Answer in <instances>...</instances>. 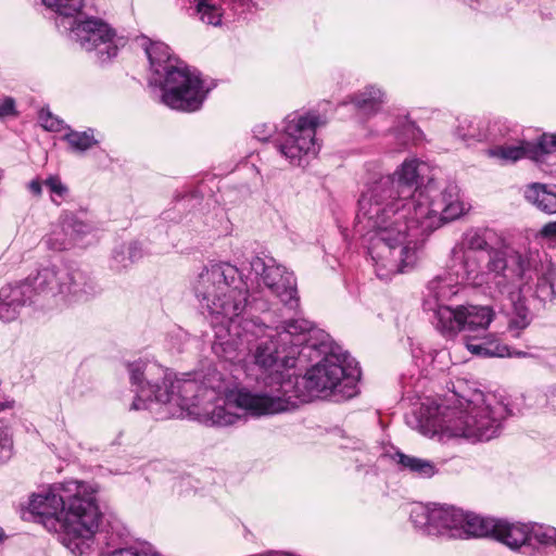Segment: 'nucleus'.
I'll list each match as a JSON object with an SVG mask.
<instances>
[{"label": "nucleus", "mask_w": 556, "mask_h": 556, "mask_svg": "<svg viewBox=\"0 0 556 556\" xmlns=\"http://www.w3.org/2000/svg\"><path fill=\"white\" fill-rule=\"evenodd\" d=\"M427 164L406 160L393 175L381 176L358 200L356 230L368 238L376 275L389 280L412 268L428 237L464 213L455 184L427 178Z\"/></svg>", "instance_id": "f257e3e1"}, {"label": "nucleus", "mask_w": 556, "mask_h": 556, "mask_svg": "<svg viewBox=\"0 0 556 556\" xmlns=\"http://www.w3.org/2000/svg\"><path fill=\"white\" fill-rule=\"evenodd\" d=\"M193 293L212 317L214 354L230 363L250 355L266 375L265 390L256 394L280 395L279 382L293 377L289 370L298 365V358L312 357L326 339V332L305 318L286 320L282 331L276 333L256 319L242 318L249 288L238 267L228 262L205 265L193 283Z\"/></svg>", "instance_id": "f03ea898"}, {"label": "nucleus", "mask_w": 556, "mask_h": 556, "mask_svg": "<svg viewBox=\"0 0 556 556\" xmlns=\"http://www.w3.org/2000/svg\"><path fill=\"white\" fill-rule=\"evenodd\" d=\"M97 490L88 482L71 480L55 484L45 494H33L28 510L74 556H87L102 514Z\"/></svg>", "instance_id": "7ed1b4c3"}, {"label": "nucleus", "mask_w": 556, "mask_h": 556, "mask_svg": "<svg viewBox=\"0 0 556 556\" xmlns=\"http://www.w3.org/2000/svg\"><path fill=\"white\" fill-rule=\"evenodd\" d=\"M127 370L135 392L130 409H149L157 419L197 416L214 383L210 380L214 369L201 380L191 374L178 378L155 362L138 359L128 363Z\"/></svg>", "instance_id": "20e7f679"}, {"label": "nucleus", "mask_w": 556, "mask_h": 556, "mask_svg": "<svg viewBox=\"0 0 556 556\" xmlns=\"http://www.w3.org/2000/svg\"><path fill=\"white\" fill-rule=\"evenodd\" d=\"M321 357L304 376L289 377L280 381L275 395L281 403V413L294 409L300 403L309 402L314 397L333 399L337 402L352 399L358 393L361 368L348 353H337L326 333L323 346L316 348L312 357L298 358L304 364Z\"/></svg>", "instance_id": "39448f33"}, {"label": "nucleus", "mask_w": 556, "mask_h": 556, "mask_svg": "<svg viewBox=\"0 0 556 556\" xmlns=\"http://www.w3.org/2000/svg\"><path fill=\"white\" fill-rule=\"evenodd\" d=\"M493 231L488 228L467 230L452 250L454 265L462 282L482 287L490 292H507L516 275L526 270L523 255L505 247L491 244Z\"/></svg>", "instance_id": "423d86ee"}, {"label": "nucleus", "mask_w": 556, "mask_h": 556, "mask_svg": "<svg viewBox=\"0 0 556 556\" xmlns=\"http://www.w3.org/2000/svg\"><path fill=\"white\" fill-rule=\"evenodd\" d=\"M144 51L150 62V84L163 91L161 102L181 112L200 110L208 93L200 73L176 58L164 42L146 40Z\"/></svg>", "instance_id": "0eeeda50"}, {"label": "nucleus", "mask_w": 556, "mask_h": 556, "mask_svg": "<svg viewBox=\"0 0 556 556\" xmlns=\"http://www.w3.org/2000/svg\"><path fill=\"white\" fill-rule=\"evenodd\" d=\"M210 380L214 383L206 390V400L197 413L199 419L207 426L235 425L243 417L239 410L251 416L281 413V403L275 395L256 394L248 390L231 391L218 370L211 372Z\"/></svg>", "instance_id": "6e6552de"}, {"label": "nucleus", "mask_w": 556, "mask_h": 556, "mask_svg": "<svg viewBox=\"0 0 556 556\" xmlns=\"http://www.w3.org/2000/svg\"><path fill=\"white\" fill-rule=\"evenodd\" d=\"M509 413L508 407L494 396L478 392L473 399L466 401L464 408L443 414L442 430L450 437L472 442L490 441L501 433L503 420Z\"/></svg>", "instance_id": "1a4fd4ad"}, {"label": "nucleus", "mask_w": 556, "mask_h": 556, "mask_svg": "<svg viewBox=\"0 0 556 556\" xmlns=\"http://www.w3.org/2000/svg\"><path fill=\"white\" fill-rule=\"evenodd\" d=\"M30 281L38 303L50 307L88 301L98 293L93 278L79 268L40 267Z\"/></svg>", "instance_id": "9d476101"}, {"label": "nucleus", "mask_w": 556, "mask_h": 556, "mask_svg": "<svg viewBox=\"0 0 556 556\" xmlns=\"http://www.w3.org/2000/svg\"><path fill=\"white\" fill-rule=\"evenodd\" d=\"M285 124L283 135L276 148L291 164L301 166L306 159L318 153L316 128L325 122L313 112H293L286 117Z\"/></svg>", "instance_id": "9b49d317"}, {"label": "nucleus", "mask_w": 556, "mask_h": 556, "mask_svg": "<svg viewBox=\"0 0 556 556\" xmlns=\"http://www.w3.org/2000/svg\"><path fill=\"white\" fill-rule=\"evenodd\" d=\"M494 312L490 306H457L439 305L434 309L435 328L444 337H454L460 331L466 334L484 333L493 320Z\"/></svg>", "instance_id": "f8f14e48"}, {"label": "nucleus", "mask_w": 556, "mask_h": 556, "mask_svg": "<svg viewBox=\"0 0 556 556\" xmlns=\"http://www.w3.org/2000/svg\"><path fill=\"white\" fill-rule=\"evenodd\" d=\"M67 20L72 40L79 43L86 51H96L101 63L117 55L118 47L114 42L115 33L106 23L96 17L78 20L75 15ZM65 21L66 18L61 16L60 24L67 28Z\"/></svg>", "instance_id": "ddd939ff"}, {"label": "nucleus", "mask_w": 556, "mask_h": 556, "mask_svg": "<svg viewBox=\"0 0 556 556\" xmlns=\"http://www.w3.org/2000/svg\"><path fill=\"white\" fill-rule=\"evenodd\" d=\"M251 271L280 302L290 311L298 309L300 298L293 273L276 264L271 257L253 256L250 261Z\"/></svg>", "instance_id": "4468645a"}, {"label": "nucleus", "mask_w": 556, "mask_h": 556, "mask_svg": "<svg viewBox=\"0 0 556 556\" xmlns=\"http://www.w3.org/2000/svg\"><path fill=\"white\" fill-rule=\"evenodd\" d=\"M463 510L454 506L433 504H415L409 511L414 527L428 535H445L458 530L463 519Z\"/></svg>", "instance_id": "2eb2a0df"}, {"label": "nucleus", "mask_w": 556, "mask_h": 556, "mask_svg": "<svg viewBox=\"0 0 556 556\" xmlns=\"http://www.w3.org/2000/svg\"><path fill=\"white\" fill-rule=\"evenodd\" d=\"M523 260L526 270L522 275H516L511 280L510 286L516 279H532V273H534L538 279L534 296L542 304L553 301L556 296L554 289V281L556 280V265L547 257V254H544V258H542L539 252H530L528 255H523Z\"/></svg>", "instance_id": "dca6fc26"}, {"label": "nucleus", "mask_w": 556, "mask_h": 556, "mask_svg": "<svg viewBox=\"0 0 556 556\" xmlns=\"http://www.w3.org/2000/svg\"><path fill=\"white\" fill-rule=\"evenodd\" d=\"M200 18L213 26L230 23L245 17L253 7L252 0H223L217 5L213 0H194Z\"/></svg>", "instance_id": "f3484780"}, {"label": "nucleus", "mask_w": 556, "mask_h": 556, "mask_svg": "<svg viewBox=\"0 0 556 556\" xmlns=\"http://www.w3.org/2000/svg\"><path fill=\"white\" fill-rule=\"evenodd\" d=\"M465 344L468 351L483 357H528L525 351L510 349L502 344L498 339L489 332L479 334H465Z\"/></svg>", "instance_id": "a211bd4d"}, {"label": "nucleus", "mask_w": 556, "mask_h": 556, "mask_svg": "<svg viewBox=\"0 0 556 556\" xmlns=\"http://www.w3.org/2000/svg\"><path fill=\"white\" fill-rule=\"evenodd\" d=\"M104 547L100 556H162L151 545L143 546L140 551L128 546L129 534L124 527H112L109 531L101 533Z\"/></svg>", "instance_id": "6ab92c4d"}, {"label": "nucleus", "mask_w": 556, "mask_h": 556, "mask_svg": "<svg viewBox=\"0 0 556 556\" xmlns=\"http://www.w3.org/2000/svg\"><path fill=\"white\" fill-rule=\"evenodd\" d=\"M201 185L195 188H188L176 191L174 195L175 206L161 213L156 227L163 228L168 223L177 224L181 220L180 208H194L200 205L203 199Z\"/></svg>", "instance_id": "aec40b11"}, {"label": "nucleus", "mask_w": 556, "mask_h": 556, "mask_svg": "<svg viewBox=\"0 0 556 556\" xmlns=\"http://www.w3.org/2000/svg\"><path fill=\"white\" fill-rule=\"evenodd\" d=\"M494 126H491L484 118L477 116H464L457 118L454 134L465 142L483 141L490 137L495 138Z\"/></svg>", "instance_id": "412c9836"}, {"label": "nucleus", "mask_w": 556, "mask_h": 556, "mask_svg": "<svg viewBox=\"0 0 556 556\" xmlns=\"http://www.w3.org/2000/svg\"><path fill=\"white\" fill-rule=\"evenodd\" d=\"M531 525L527 523H510L505 520H496V530L493 536L510 547L518 549L523 545H531Z\"/></svg>", "instance_id": "4be33fe9"}, {"label": "nucleus", "mask_w": 556, "mask_h": 556, "mask_svg": "<svg viewBox=\"0 0 556 556\" xmlns=\"http://www.w3.org/2000/svg\"><path fill=\"white\" fill-rule=\"evenodd\" d=\"M389 456L402 471H406L414 477L429 479L438 473L435 464L429 459L404 454L400 450L383 454Z\"/></svg>", "instance_id": "5701e85b"}, {"label": "nucleus", "mask_w": 556, "mask_h": 556, "mask_svg": "<svg viewBox=\"0 0 556 556\" xmlns=\"http://www.w3.org/2000/svg\"><path fill=\"white\" fill-rule=\"evenodd\" d=\"M526 199L546 214H556V191L543 184H532L525 191Z\"/></svg>", "instance_id": "b1692460"}, {"label": "nucleus", "mask_w": 556, "mask_h": 556, "mask_svg": "<svg viewBox=\"0 0 556 556\" xmlns=\"http://www.w3.org/2000/svg\"><path fill=\"white\" fill-rule=\"evenodd\" d=\"M463 519L458 530H463L468 536H489L496 530L495 518L482 517L472 513L463 510Z\"/></svg>", "instance_id": "393cba45"}, {"label": "nucleus", "mask_w": 556, "mask_h": 556, "mask_svg": "<svg viewBox=\"0 0 556 556\" xmlns=\"http://www.w3.org/2000/svg\"><path fill=\"white\" fill-rule=\"evenodd\" d=\"M533 141L522 140L518 144L498 146L489 151L491 156L501 159L504 162H517L521 159H530L536 161L533 151Z\"/></svg>", "instance_id": "a878e982"}, {"label": "nucleus", "mask_w": 556, "mask_h": 556, "mask_svg": "<svg viewBox=\"0 0 556 556\" xmlns=\"http://www.w3.org/2000/svg\"><path fill=\"white\" fill-rule=\"evenodd\" d=\"M0 296L4 300L9 299L14 305H18L21 308L26 304L37 303L38 300L34 294L33 282L30 281V275L23 281L12 286L8 285L2 287L0 290Z\"/></svg>", "instance_id": "bb28decb"}, {"label": "nucleus", "mask_w": 556, "mask_h": 556, "mask_svg": "<svg viewBox=\"0 0 556 556\" xmlns=\"http://www.w3.org/2000/svg\"><path fill=\"white\" fill-rule=\"evenodd\" d=\"M382 96L383 93L380 89L369 86L364 91L351 97L350 102L354 104L359 114L370 116L380 109Z\"/></svg>", "instance_id": "cd10ccee"}, {"label": "nucleus", "mask_w": 556, "mask_h": 556, "mask_svg": "<svg viewBox=\"0 0 556 556\" xmlns=\"http://www.w3.org/2000/svg\"><path fill=\"white\" fill-rule=\"evenodd\" d=\"M427 289H428L429 295L433 298L434 304L432 305L431 300H427L425 302V307L427 309H431L433 312L439 305H442L440 302L448 300L451 296L455 295L458 291L456 288V285L452 283V281L445 277H437V278L432 279L428 283Z\"/></svg>", "instance_id": "c85d7f7f"}, {"label": "nucleus", "mask_w": 556, "mask_h": 556, "mask_svg": "<svg viewBox=\"0 0 556 556\" xmlns=\"http://www.w3.org/2000/svg\"><path fill=\"white\" fill-rule=\"evenodd\" d=\"M68 143L70 150L76 153H84L98 144L94 138L93 129L89 128L85 131H76L68 128V131L62 138Z\"/></svg>", "instance_id": "c756f323"}, {"label": "nucleus", "mask_w": 556, "mask_h": 556, "mask_svg": "<svg viewBox=\"0 0 556 556\" xmlns=\"http://www.w3.org/2000/svg\"><path fill=\"white\" fill-rule=\"evenodd\" d=\"M531 314L523 300L518 299L513 305V316L509 319V330L514 338H519L520 330L526 329L531 323Z\"/></svg>", "instance_id": "7c9ffc66"}, {"label": "nucleus", "mask_w": 556, "mask_h": 556, "mask_svg": "<svg viewBox=\"0 0 556 556\" xmlns=\"http://www.w3.org/2000/svg\"><path fill=\"white\" fill-rule=\"evenodd\" d=\"M47 245L55 251H65L75 247L71 231L64 229V216L46 239Z\"/></svg>", "instance_id": "2f4dec72"}, {"label": "nucleus", "mask_w": 556, "mask_h": 556, "mask_svg": "<svg viewBox=\"0 0 556 556\" xmlns=\"http://www.w3.org/2000/svg\"><path fill=\"white\" fill-rule=\"evenodd\" d=\"M64 229L71 231L75 245L80 244L84 237L91 232L92 227L88 223L80 220L73 214L64 215Z\"/></svg>", "instance_id": "473e14b6"}, {"label": "nucleus", "mask_w": 556, "mask_h": 556, "mask_svg": "<svg viewBox=\"0 0 556 556\" xmlns=\"http://www.w3.org/2000/svg\"><path fill=\"white\" fill-rule=\"evenodd\" d=\"M42 2L63 18L76 15L83 8V0H42Z\"/></svg>", "instance_id": "72a5a7b5"}, {"label": "nucleus", "mask_w": 556, "mask_h": 556, "mask_svg": "<svg viewBox=\"0 0 556 556\" xmlns=\"http://www.w3.org/2000/svg\"><path fill=\"white\" fill-rule=\"evenodd\" d=\"M14 454L13 434L8 425L0 420V464L8 463Z\"/></svg>", "instance_id": "f704fd0d"}, {"label": "nucleus", "mask_w": 556, "mask_h": 556, "mask_svg": "<svg viewBox=\"0 0 556 556\" xmlns=\"http://www.w3.org/2000/svg\"><path fill=\"white\" fill-rule=\"evenodd\" d=\"M531 542L556 547V528L533 523L531 525Z\"/></svg>", "instance_id": "c9c22d12"}, {"label": "nucleus", "mask_w": 556, "mask_h": 556, "mask_svg": "<svg viewBox=\"0 0 556 556\" xmlns=\"http://www.w3.org/2000/svg\"><path fill=\"white\" fill-rule=\"evenodd\" d=\"M533 144L536 162L542 161L545 155L556 152V134H543L533 141Z\"/></svg>", "instance_id": "e433bc0d"}, {"label": "nucleus", "mask_w": 556, "mask_h": 556, "mask_svg": "<svg viewBox=\"0 0 556 556\" xmlns=\"http://www.w3.org/2000/svg\"><path fill=\"white\" fill-rule=\"evenodd\" d=\"M43 186L48 188L51 193V200L56 204H60L58 198L63 199L68 192L67 187L61 181L59 176H49L43 180Z\"/></svg>", "instance_id": "4c0bfd02"}, {"label": "nucleus", "mask_w": 556, "mask_h": 556, "mask_svg": "<svg viewBox=\"0 0 556 556\" xmlns=\"http://www.w3.org/2000/svg\"><path fill=\"white\" fill-rule=\"evenodd\" d=\"M131 264L132 262L127 260L126 243L115 247L110 261L111 269L121 271L122 269L129 267Z\"/></svg>", "instance_id": "58836bf2"}, {"label": "nucleus", "mask_w": 556, "mask_h": 556, "mask_svg": "<svg viewBox=\"0 0 556 556\" xmlns=\"http://www.w3.org/2000/svg\"><path fill=\"white\" fill-rule=\"evenodd\" d=\"M21 307L18 305H14L12 301L9 299L4 300L3 296H0V319L3 321L14 320L20 314Z\"/></svg>", "instance_id": "ea45409f"}, {"label": "nucleus", "mask_w": 556, "mask_h": 556, "mask_svg": "<svg viewBox=\"0 0 556 556\" xmlns=\"http://www.w3.org/2000/svg\"><path fill=\"white\" fill-rule=\"evenodd\" d=\"M39 119L45 129L49 131H60L63 126V121L53 116L49 111L42 110L39 114Z\"/></svg>", "instance_id": "a19ab883"}, {"label": "nucleus", "mask_w": 556, "mask_h": 556, "mask_svg": "<svg viewBox=\"0 0 556 556\" xmlns=\"http://www.w3.org/2000/svg\"><path fill=\"white\" fill-rule=\"evenodd\" d=\"M127 260H130L132 264L139 261L143 256V250L139 242L132 241L126 244Z\"/></svg>", "instance_id": "79ce46f5"}, {"label": "nucleus", "mask_w": 556, "mask_h": 556, "mask_svg": "<svg viewBox=\"0 0 556 556\" xmlns=\"http://www.w3.org/2000/svg\"><path fill=\"white\" fill-rule=\"evenodd\" d=\"M274 126L268 124L256 125L253 129L254 137L260 141H266L274 134Z\"/></svg>", "instance_id": "37998d69"}, {"label": "nucleus", "mask_w": 556, "mask_h": 556, "mask_svg": "<svg viewBox=\"0 0 556 556\" xmlns=\"http://www.w3.org/2000/svg\"><path fill=\"white\" fill-rule=\"evenodd\" d=\"M15 114V101L12 98H5L0 103V117H7Z\"/></svg>", "instance_id": "c03bdc74"}, {"label": "nucleus", "mask_w": 556, "mask_h": 556, "mask_svg": "<svg viewBox=\"0 0 556 556\" xmlns=\"http://www.w3.org/2000/svg\"><path fill=\"white\" fill-rule=\"evenodd\" d=\"M540 235L542 238L556 241V222H549L545 224L541 228Z\"/></svg>", "instance_id": "a18cd8bd"}, {"label": "nucleus", "mask_w": 556, "mask_h": 556, "mask_svg": "<svg viewBox=\"0 0 556 556\" xmlns=\"http://www.w3.org/2000/svg\"><path fill=\"white\" fill-rule=\"evenodd\" d=\"M546 403L553 410L556 412V387L548 388L546 392Z\"/></svg>", "instance_id": "49530a36"}, {"label": "nucleus", "mask_w": 556, "mask_h": 556, "mask_svg": "<svg viewBox=\"0 0 556 556\" xmlns=\"http://www.w3.org/2000/svg\"><path fill=\"white\" fill-rule=\"evenodd\" d=\"M42 185L43 182L41 184L39 180L34 179L29 182L28 188L33 194L40 195L42 191Z\"/></svg>", "instance_id": "de8ad7c7"}, {"label": "nucleus", "mask_w": 556, "mask_h": 556, "mask_svg": "<svg viewBox=\"0 0 556 556\" xmlns=\"http://www.w3.org/2000/svg\"><path fill=\"white\" fill-rule=\"evenodd\" d=\"M13 406H14V401L13 400L0 401V412H2L4 409H10Z\"/></svg>", "instance_id": "09e8293b"}, {"label": "nucleus", "mask_w": 556, "mask_h": 556, "mask_svg": "<svg viewBox=\"0 0 556 556\" xmlns=\"http://www.w3.org/2000/svg\"><path fill=\"white\" fill-rule=\"evenodd\" d=\"M268 556H295V555L290 554V553H285V552H268Z\"/></svg>", "instance_id": "8fccbe9b"}, {"label": "nucleus", "mask_w": 556, "mask_h": 556, "mask_svg": "<svg viewBox=\"0 0 556 556\" xmlns=\"http://www.w3.org/2000/svg\"><path fill=\"white\" fill-rule=\"evenodd\" d=\"M3 536H4V532L3 530L0 528V544L2 543L3 541Z\"/></svg>", "instance_id": "3c124183"}]
</instances>
